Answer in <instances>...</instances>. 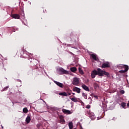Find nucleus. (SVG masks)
Here are the masks:
<instances>
[{
  "instance_id": "obj_1",
  "label": "nucleus",
  "mask_w": 129,
  "mask_h": 129,
  "mask_svg": "<svg viewBox=\"0 0 129 129\" xmlns=\"http://www.w3.org/2000/svg\"><path fill=\"white\" fill-rule=\"evenodd\" d=\"M98 75V76H106V77H110V75L109 73L106 72L105 71L101 70V69L98 68L96 70H94L91 74L92 78H95V76Z\"/></svg>"
},
{
  "instance_id": "obj_2",
  "label": "nucleus",
  "mask_w": 129,
  "mask_h": 129,
  "mask_svg": "<svg viewBox=\"0 0 129 129\" xmlns=\"http://www.w3.org/2000/svg\"><path fill=\"white\" fill-rule=\"evenodd\" d=\"M117 68H118V69H124V70L119 71V73H125V72H127L128 71V66L125 64H119L117 66Z\"/></svg>"
},
{
  "instance_id": "obj_3",
  "label": "nucleus",
  "mask_w": 129,
  "mask_h": 129,
  "mask_svg": "<svg viewBox=\"0 0 129 129\" xmlns=\"http://www.w3.org/2000/svg\"><path fill=\"white\" fill-rule=\"evenodd\" d=\"M80 83V79H79V78L75 77L73 78L72 82V84H73V85L77 86L78 85H79Z\"/></svg>"
},
{
  "instance_id": "obj_4",
  "label": "nucleus",
  "mask_w": 129,
  "mask_h": 129,
  "mask_svg": "<svg viewBox=\"0 0 129 129\" xmlns=\"http://www.w3.org/2000/svg\"><path fill=\"white\" fill-rule=\"evenodd\" d=\"M58 71L60 73V75H63V74H66V75L69 74V72H68V71H66L62 68H59L58 70Z\"/></svg>"
},
{
  "instance_id": "obj_5",
  "label": "nucleus",
  "mask_w": 129,
  "mask_h": 129,
  "mask_svg": "<svg viewBox=\"0 0 129 129\" xmlns=\"http://www.w3.org/2000/svg\"><path fill=\"white\" fill-rule=\"evenodd\" d=\"M102 68H109L110 67V64H109V62L107 61L106 62H104L102 64Z\"/></svg>"
},
{
  "instance_id": "obj_6",
  "label": "nucleus",
  "mask_w": 129,
  "mask_h": 129,
  "mask_svg": "<svg viewBox=\"0 0 129 129\" xmlns=\"http://www.w3.org/2000/svg\"><path fill=\"white\" fill-rule=\"evenodd\" d=\"M11 17L13 19H16L17 20H19V19H20V18H21V16H20V15L17 14H12Z\"/></svg>"
},
{
  "instance_id": "obj_7",
  "label": "nucleus",
  "mask_w": 129,
  "mask_h": 129,
  "mask_svg": "<svg viewBox=\"0 0 129 129\" xmlns=\"http://www.w3.org/2000/svg\"><path fill=\"white\" fill-rule=\"evenodd\" d=\"M53 82L56 84V85H57V86H59V87H60L61 88H63V87H64V85H63V84L59 82H57L56 81H54Z\"/></svg>"
},
{
  "instance_id": "obj_8",
  "label": "nucleus",
  "mask_w": 129,
  "mask_h": 129,
  "mask_svg": "<svg viewBox=\"0 0 129 129\" xmlns=\"http://www.w3.org/2000/svg\"><path fill=\"white\" fill-rule=\"evenodd\" d=\"M73 91L77 92V93H80L81 89L77 87H75L73 88Z\"/></svg>"
},
{
  "instance_id": "obj_9",
  "label": "nucleus",
  "mask_w": 129,
  "mask_h": 129,
  "mask_svg": "<svg viewBox=\"0 0 129 129\" xmlns=\"http://www.w3.org/2000/svg\"><path fill=\"white\" fill-rule=\"evenodd\" d=\"M62 111L65 114H71L72 113V112H71V111H70L69 110H67L66 109H62Z\"/></svg>"
},
{
  "instance_id": "obj_10",
  "label": "nucleus",
  "mask_w": 129,
  "mask_h": 129,
  "mask_svg": "<svg viewBox=\"0 0 129 129\" xmlns=\"http://www.w3.org/2000/svg\"><path fill=\"white\" fill-rule=\"evenodd\" d=\"M82 87L86 91H90L89 88H88V87H87V86H86L84 84L82 85Z\"/></svg>"
},
{
  "instance_id": "obj_11",
  "label": "nucleus",
  "mask_w": 129,
  "mask_h": 129,
  "mask_svg": "<svg viewBox=\"0 0 129 129\" xmlns=\"http://www.w3.org/2000/svg\"><path fill=\"white\" fill-rule=\"evenodd\" d=\"M25 120L27 123H30V121H31V116L28 115L27 117L26 118Z\"/></svg>"
},
{
  "instance_id": "obj_12",
  "label": "nucleus",
  "mask_w": 129,
  "mask_h": 129,
  "mask_svg": "<svg viewBox=\"0 0 129 129\" xmlns=\"http://www.w3.org/2000/svg\"><path fill=\"white\" fill-rule=\"evenodd\" d=\"M70 70L72 72L75 73V72L77 71V68H76V67L71 68Z\"/></svg>"
},
{
  "instance_id": "obj_13",
  "label": "nucleus",
  "mask_w": 129,
  "mask_h": 129,
  "mask_svg": "<svg viewBox=\"0 0 129 129\" xmlns=\"http://www.w3.org/2000/svg\"><path fill=\"white\" fill-rule=\"evenodd\" d=\"M91 56L92 58L95 60V61H97V57L96 56V55L94 54H91Z\"/></svg>"
},
{
  "instance_id": "obj_14",
  "label": "nucleus",
  "mask_w": 129,
  "mask_h": 129,
  "mask_svg": "<svg viewBox=\"0 0 129 129\" xmlns=\"http://www.w3.org/2000/svg\"><path fill=\"white\" fill-rule=\"evenodd\" d=\"M59 95H61L62 96H68L67 93L65 92L59 93Z\"/></svg>"
},
{
  "instance_id": "obj_15",
  "label": "nucleus",
  "mask_w": 129,
  "mask_h": 129,
  "mask_svg": "<svg viewBox=\"0 0 129 129\" xmlns=\"http://www.w3.org/2000/svg\"><path fill=\"white\" fill-rule=\"evenodd\" d=\"M69 127L70 129H73V123L72 122L69 123Z\"/></svg>"
},
{
  "instance_id": "obj_16",
  "label": "nucleus",
  "mask_w": 129,
  "mask_h": 129,
  "mask_svg": "<svg viewBox=\"0 0 129 129\" xmlns=\"http://www.w3.org/2000/svg\"><path fill=\"white\" fill-rule=\"evenodd\" d=\"M79 72L81 75H83V74H84V72H83V70H82L81 68H79Z\"/></svg>"
},
{
  "instance_id": "obj_17",
  "label": "nucleus",
  "mask_w": 129,
  "mask_h": 129,
  "mask_svg": "<svg viewBox=\"0 0 129 129\" xmlns=\"http://www.w3.org/2000/svg\"><path fill=\"white\" fill-rule=\"evenodd\" d=\"M70 99L72 101H73L74 102H77L78 101L76 97L72 98H70Z\"/></svg>"
},
{
  "instance_id": "obj_18",
  "label": "nucleus",
  "mask_w": 129,
  "mask_h": 129,
  "mask_svg": "<svg viewBox=\"0 0 129 129\" xmlns=\"http://www.w3.org/2000/svg\"><path fill=\"white\" fill-rule=\"evenodd\" d=\"M59 121L60 123L62 122V123H63L64 122H65V120L62 117H59Z\"/></svg>"
},
{
  "instance_id": "obj_19",
  "label": "nucleus",
  "mask_w": 129,
  "mask_h": 129,
  "mask_svg": "<svg viewBox=\"0 0 129 129\" xmlns=\"http://www.w3.org/2000/svg\"><path fill=\"white\" fill-rule=\"evenodd\" d=\"M82 95L85 99H87V94H85V93H83Z\"/></svg>"
},
{
  "instance_id": "obj_20",
  "label": "nucleus",
  "mask_w": 129,
  "mask_h": 129,
  "mask_svg": "<svg viewBox=\"0 0 129 129\" xmlns=\"http://www.w3.org/2000/svg\"><path fill=\"white\" fill-rule=\"evenodd\" d=\"M121 106L123 108H125V106H126V103H125V102H122L121 103Z\"/></svg>"
},
{
  "instance_id": "obj_21",
  "label": "nucleus",
  "mask_w": 129,
  "mask_h": 129,
  "mask_svg": "<svg viewBox=\"0 0 129 129\" xmlns=\"http://www.w3.org/2000/svg\"><path fill=\"white\" fill-rule=\"evenodd\" d=\"M94 88L95 89L99 88V86L96 83H94Z\"/></svg>"
},
{
  "instance_id": "obj_22",
  "label": "nucleus",
  "mask_w": 129,
  "mask_h": 129,
  "mask_svg": "<svg viewBox=\"0 0 129 129\" xmlns=\"http://www.w3.org/2000/svg\"><path fill=\"white\" fill-rule=\"evenodd\" d=\"M23 111L24 113H28V108L26 107L24 108L23 109Z\"/></svg>"
},
{
  "instance_id": "obj_23",
  "label": "nucleus",
  "mask_w": 129,
  "mask_h": 129,
  "mask_svg": "<svg viewBox=\"0 0 129 129\" xmlns=\"http://www.w3.org/2000/svg\"><path fill=\"white\" fill-rule=\"evenodd\" d=\"M9 87H10V86H7V87H5L4 88V90H3V91H7V90H8V88H9Z\"/></svg>"
},
{
  "instance_id": "obj_24",
  "label": "nucleus",
  "mask_w": 129,
  "mask_h": 129,
  "mask_svg": "<svg viewBox=\"0 0 129 129\" xmlns=\"http://www.w3.org/2000/svg\"><path fill=\"white\" fill-rule=\"evenodd\" d=\"M120 93H121V94H124V90H122L120 91Z\"/></svg>"
},
{
  "instance_id": "obj_25",
  "label": "nucleus",
  "mask_w": 129,
  "mask_h": 129,
  "mask_svg": "<svg viewBox=\"0 0 129 129\" xmlns=\"http://www.w3.org/2000/svg\"><path fill=\"white\" fill-rule=\"evenodd\" d=\"M71 93H72V90H70V91H69L68 92V95H71Z\"/></svg>"
},
{
  "instance_id": "obj_26",
  "label": "nucleus",
  "mask_w": 129,
  "mask_h": 129,
  "mask_svg": "<svg viewBox=\"0 0 129 129\" xmlns=\"http://www.w3.org/2000/svg\"><path fill=\"white\" fill-rule=\"evenodd\" d=\"M86 107L88 109L90 108V105H88Z\"/></svg>"
},
{
  "instance_id": "obj_27",
  "label": "nucleus",
  "mask_w": 129,
  "mask_h": 129,
  "mask_svg": "<svg viewBox=\"0 0 129 129\" xmlns=\"http://www.w3.org/2000/svg\"><path fill=\"white\" fill-rule=\"evenodd\" d=\"M94 97H95V98H98V97H97V96H94Z\"/></svg>"
},
{
  "instance_id": "obj_28",
  "label": "nucleus",
  "mask_w": 129,
  "mask_h": 129,
  "mask_svg": "<svg viewBox=\"0 0 129 129\" xmlns=\"http://www.w3.org/2000/svg\"><path fill=\"white\" fill-rule=\"evenodd\" d=\"M127 107H129V102L127 103Z\"/></svg>"
},
{
  "instance_id": "obj_29",
  "label": "nucleus",
  "mask_w": 129,
  "mask_h": 129,
  "mask_svg": "<svg viewBox=\"0 0 129 129\" xmlns=\"http://www.w3.org/2000/svg\"><path fill=\"white\" fill-rule=\"evenodd\" d=\"M73 95H75V93H72Z\"/></svg>"
}]
</instances>
